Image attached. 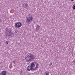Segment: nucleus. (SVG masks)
I'll return each mask as SVG.
<instances>
[{
	"label": "nucleus",
	"mask_w": 75,
	"mask_h": 75,
	"mask_svg": "<svg viewBox=\"0 0 75 75\" xmlns=\"http://www.w3.org/2000/svg\"><path fill=\"white\" fill-rule=\"evenodd\" d=\"M39 64L36 62H32L30 63V66L28 67L27 69L28 71H37L39 67Z\"/></svg>",
	"instance_id": "nucleus-1"
},
{
	"label": "nucleus",
	"mask_w": 75,
	"mask_h": 75,
	"mask_svg": "<svg viewBox=\"0 0 75 75\" xmlns=\"http://www.w3.org/2000/svg\"><path fill=\"white\" fill-rule=\"evenodd\" d=\"M72 8L74 10H75V4L73 5Z\"/></svg>",
	"instance_id": "nucleus-11"
},
{
	"label": "nucleus",
	"mask_w": 75,
	"mask_h": 75,
	"mask_svg": "<svg viewBox=\"0 0 75 75\" xmlns=\"http://www.w3.org/2000/svg\"><path fill=\"white\" fill-rule=\"evenodd\" d=\"M8 44V41H7L6 42V44Z\"/></svg>",
	"instance_id": "nucleus-12"
},
{
	"label": "nucleus",
	"mask_w": 75,
	"mask_h": 75,
	"mask_svg": "<svg viewBox=\"0 0 75 75\" xmlns=\"http://www.w3.org/2000/svg\"><path fill=\"white\" fill-rule=\"evenodd\" d=\"M50 65H52V63H50Z\"/></svg>",
	"instance_id": "nucleus-16"
},
{
	"label": "nucleus",
	"mask_w": 75,
	"mask_h": 75,
	"mask_svg": "<svg viewBox=\"0 0 75 75\" xmlns=\"http://www.w3.org/2000/svg\"><path fill=\"white\" fill-rule=\"evenodd\" d=\"M37 25V26L36 27V29L37 31H38V30H40V26L38 25Z\"/></svg>",
	"instance_id": "nucleus-6"
},
{
	"label": "nucleus",
	"mask_w": 75,
	"mask_h": 75,
	"mask_svg": "<svg viewBox=\"0 0 75 75\" xmlns=\"http://www.w3.org/2000/svg\"><path fill=\"white\" fill-rule=\"evenodd\" d=\"M9 68L10 69H11V67H10V66H9Z\"/></svg>",
	"instance_id": "nucleus-15"
},
{
	"label": "nucleus",
	"mask_w": 75,
	"mask_h": 75,
	"mask_svg": "<svg viewBox=\"0 0 75 75\" xmlns=\"http://www.w3.org/2000/svg\"><path fill=\"white\" fill-rule=\"evenodd\" d=\"M25 60L27 62H30L31 61H33L35 59L34 55L31 53H28L25 57Z\"/></svg>",
	"instance_id": "nucleus-2"
},
{
	"label": "nucleus",
	"mask_w": 75,
	"mask_h": 75,
	"mask_svg": "<svg viewBox=\"0 0 75 75\" xmlns=\"http://www.w3.org/2000/svg\"><path fill=\"white\" fill-rule=\"evenodd\" d=\"M15 26L16 28H20L22 26V24L20 22L16 23L15 24Z\"/></svg>",
	"instance_id": "nucleus-4"
},
{
	"label": "nucleus",
	"mask_w": 75,
	"mask_h": 75,
	"mask_svg": "<svg viewBox=\"0 0 75 75\" xmlns=\"http://www.w3.org/2000/svg\"><path fill=\"white\" fill-rule=\"evenodd\" d=\"M74 64H75V62L74 63Z\"/></svg>",
	"instance_id": "nucleus-18"
},
{
	"label": "nucleus",
	"mask_w": 75,
	"mask_h": 75,
	"mask_svg": "<svg viewBox=\"0 0 75 75\" xmlns=\"http://www.w3.org/2000/svg\"><path fill=\"white\" fill-rule=\"evenodd\" d=\"M20 74L21 75H24V73L22 71H21L20 72Z\"/></svg>",
	"instance_id": "nucleus-10"
},
{
	"label": "nucleus",
	"mask_w": 75,
	"mask_h": 75,
	"mask_svg": "<svg viewBox=\"0 0 75 75\" xmlns=\"http://www.w3.org/2000/svg\"><path fill=\"white\" fill-rule=\"evenodd\" d=\"M23 6L25 8L26 7H27L28 6V4H27V3H25L23 4Z\"/></svg>",
	"instance_id": "nucleus-5"
},
{
	"label": "nucleus",
	"mask_w": 75,
	"mask_h": 75,
	"mask_svg": "<svg viewBox=\"0 0 75 75\" xmlns=\"http://www.w3.org/2000/svg\"><path fill=\"white\" fill-rule=\"evenodd\" d=\"M6 31H7V32H8V33H11V31L8 28H6L5 29Z\"/></svg>",
	"instance_id": "nucleus-8"
},
{
	"label": "nucleus",
	"mask_w": 75,
	"mask_h": 75,
	"mask_svg": "<svg viewBox=\"0 0 75 75\" xmlns=\"http://www.w3.org/2000/svg\"><path fill=\"white\" fill-rule=\"evenodd\" d=\"M33 19V16L31 15H28L27 17L26 22L27 23H30L32 21V20Z\"/></svg>",
	"instance_id": "nucleus-3"
},
{
	"label": "nucleus",
	"mask_w": 75,
	"mask_h": 75,
	"mask_svg": "<svg viewBox=\"0 0 75 75\" xmlns=\"http://www.w3.org/2000/svg\"><path fill=\"white\" fill-rule=\"evenodd\" d=\"M45 75H50V74H49V72L48 71H46L45 72Z\"/></svg>",
	"instance_id": "nucleus-9"
},
{
	"label": "nucleus",
	"mask_w": 75,
	"mask_h": 75,
	"mask_svg": "<svg viewBox=\"0 0 75 75\" xmlns=\"http://www.w3.org/2000/svg\"><path fill=\"white\" fill-rule=\"evenodd\" d=\"M15 33H17V31H15Z\"/></svg>",
	"instance_id": "nucleus-14"
},
{
	"label": "nucleus",
	"mask_w": 75,
	"mask_h": 75,
	"mask_svg": "<svg viewBox=\"0 0 75 75\" xmlns=\"http://www.w3.org/2000/svg\"><path fill=\"white\" fill-rule=\"evenodd\" d=\"M71 0V1H74V0Z\"/></svg>",
	"instance_id": "nucleus-17"
},
{
	"label": "nucleus",
	"mask_w": 75,
	"mask_h": 75,
	"mask_svg": "<svg viewBox=\"0 0 75 75\" xmlns=\"http://www.w3.org/2000/svg\"><path fill=\"white\" fill-rule=\"evenodd\" d=\"M2 74L3 75H6V71H2Z\"/></svg>",
	"instance_id": "nucleus-7"
},
{
	"label": "nucleus",
	"mask_w": 75,
	"mask_h": 75,
	"mask_svg": "<svg viewBox=\"0 0 75 75\" xmlns=\"http://www.w3.org/2000/svg\"><path fill=\"white\" fill-rule=\"evenodd\" d=\"M13 62L14 64H15V63H16V61H13Z\"/></svg>",
	"instance_id": "nucleus-13"
}]
</instances>
